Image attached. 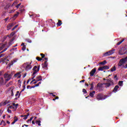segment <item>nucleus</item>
Masks as SVG:
<instances>
[{"instance_id": "1", "label": "nucleus", "mask_w": 127, "mask_h": 127, "mask_svg": "<svg viewBox=\"0 0 127 127\" xmlns=\"http://www.w3.org/2000/svg\"><path fill=\"white\" fill-rule=\"evenodd\" d=\"M108 97L107 96L104 95L102 94H98L96 96V99L98 101H101L103 100H105L106 98Z\"/></svg>"}, {"instance_id": "2", "label": "nucleus", "mask_w": 127, "mask_h": 127, "mask_svg": "<svg viewBox=\"0 0 127 127\" xmlns=\"http://www.w3.org/2000/svg\"><path fill=\"white\" fill-rule=\"evenodd\" d=\"M119 55H125V54H127V49L126 48H123L120 49L119 51Z\"/></svg>"}, {"instance_id": "3", "label": "nucleus", "mask_w": 127, "mask_h": 127, "mask_svg": "<svg viewBox=\"0 0 127 127\" xmlns=\"http://www.w3.org/2000/svg\"><path fill=\"white\" fill-rule=\"evenodd\" d=\"M40 69V65H35L33 68V71L34 72H33L32 76H34L37 72L39 71V69Z\"/></svg>"}, {"instance_id": "4", "label": "nucleus", "mask_w": 127, "mask_h": 127, "mask_svg": "<svg viewBox=\"0 0 127 127\" xmlns=\"http://www.w3.org/2000/svg\"><path fill=\"white\" fill-rule=\"evenodd\" d=\"M31 63L29 64V63H26V64H24L23 66L25 67V70L26 71H28V70H31V68H32V66H31Z\"/></svg>"}, {"instance_id": "5", "label": "nucleus", "mask_w": 127, "mask_h": 127, "mask_svg": "<svg viewBox=\"0 0 127 127\" xmlns=\"http://www.w3.org/2000/svg\"><path fill=\"white\" fill-rule=\"evenodd\" d=\"M127 61V57L125 58L120 60V61H119V63H118V66L119 67L123 66V65H124V64H125V63H126Z\"/></svg>"}, {"instance_id": "6", "label": "nucleus", "mask_w": 127, "mask_h": 127, "mask_svg": "<svg viewBox=\"0 0 127 127\" xmlns=\"http://www.w3.org/2000/svg\"><path fill=\"white\" fill-rule=\"evenodd\" d=\"M115 51H116L115 49L111 50L109 51V52H107L105 53V54H104V56H105V57H106L107 56H110V55H112V54H114V53H115Z\"/></svg>"}, {"instance_id": "7", "label": "nucleus", "mask_w": 127, "mask_h": 127, "mask_svg": "<svg viewBox=\"0 0 127 127\" xmlns=\"http://www.w3.org/2000/svg\"><path fill=\"white\" fill-rule=\"evenodd\" d=\"M4 78L5 79V81H9V80L11 79V74L6 73L4 74Z\"/></svg>"}, {"instance_id": "8", "label": "nucleus", "mask_w": 127, "mask_h": 127, "mask_svg": "<svg viewBox=\"0 0 127 127\" xmlns=\"http://www.w3.org/2000/svg\"><path fill=\"white\" fill-rule=\"evenodd\" d=\"M96 71L97 69L96 68L92 69L90 72V77H93V76H94V75L95 74V73H96Z\"/></svg>"}, {"instance_id": "9", "label": "nucleus", "mask_w": 127, "mask_h": 127, "mask_svg": "<svg viewBox=\"0 0 127 127\" xmlns=\"http://www.w3.org/2000/svg\"><path fill=\"white\" fill-rule=\"evenodd\" d=\"M21 74V71H20L15 74L14 75V77H15V78H18V79H19L20 78H21V74Z\"/></svg>"}, {"instance_id": "10", "label": "nucleus", "mask_w": 127, "mask_h": 127, "mask_svg": "<svg viewBox=\"0 0 127 127\" xmlns=\"http://www.w3.org/2000/svg\"><path fill=\"white\" fill-rule=\"evenodd\" d=\"M14 26V23H11L10 24H8L7 25V30H9V29H10V28H11V27H12V26Z\"/></svg>"}, {"instance_id": "11", "label": "nucleus", "mask_w": 127, "mask_h": 127, "mask_svg": "<svg viewBox=\"0 0 127 127\" xmlns=\"http://www.w3.org/2000/svg\"><path fill=\"white\" fill-rule=\"evenodd\" d=\"M106 81L109 84H111V85H115V83H114V80H112L111 78L107 79H106Z\"/></svg>"}, {"instance_id": "12", "label": "nucleus", "mask_w": 127, "mask_h": 127, "mask_svg": "<svg viewBox=\"0 0 127 127\" xmlns=\"http://www.w3.org/2000/svg\"><path fill=\"white\" fill-rule=\"evenodd\" d=\"M17 62V59H15L13 60V61H12L8 64V66H9V67H10V66H12V65H13L14 63H15Z\"/></svg>"}, {"instance_id": "13", "label": "nucleus", "mask_w": 127, "mask_h": 127, "mask_svg": "<svg viewBox=\"0 0 127 127\" xmlns=\"http://www.w3.org/2000/svg\"><path fill=\"white\" fill-rule=\"evenodd\" d=\"M119 88H120V86H119V85L115 86V87L114 88V89L112 91L113 93H117Z\"/></svg>"}, {"instance_id": "14", "label": "nucleus", "mask_w": 127, "mask_h": 127, "mask_svg": "<svg viewBox=\"0 0 127 127\" xmlns=\"http://www.w3.org/2000/svg\"><path fill=\"white\" fill-rule=\"evenodd\" d=\"M42 68H47V67L48 66L47 61H45L44 64H42Z\"/></svg>"}, {"instance_id": "15", "label": "nucleus", "mask_w": 127, "mask_h": 127, "mask_svg": "<svg viewBox=\"0 0 127 127\" xmlns=\"http://www.w3.org/2000/svg\"><path fill=\"white\" fill-rule=\"evenodd\" d=\"M104 85H105V88H110V86H114V85L113 84H111L110 83H103Z\"/></svg>"}, {"instance_id": "16", "label": "nucleus", "mask_w": 127, "mask_h": 127, "mask_svg": "<svg viewBox=\"0 0 127 127\" xmlns=\"http://www.w3.org/2000/svg\"><path fill=\"white\" fill-rule=\"evenodd\" d=\"M37 82H39V81H42V76H39L36 78Z\"/></svg>"}, {"instance_id": "17", "label": "nucleus", "mask_w": 127, "mask_h": 127, "mask_svg": "<svg viewBox=\"0 0 127 127\" xmlns=\"http://www.w3.org/2000/svg\"><path fill=\"white\" fill-rule=\"evenodd\" d=\"M62 24V21L61 20H58V22L57 23V25L58 27L61 26Z\"/></svg>"}, {"instance_id": "18", "label": "nucleus", "mask_w": 127, "mask_h": 127, "mask_svg": "<svg viewBox=\"0 0 127 127\" xmlns=\"http://www.w3.org/2000/svg\"><path fill=\"white\" fill-rule=\"evenodd\" d=\"M94 94H96V91H93L92 92H90L89 96L91 97V98H93V97H94Z\"/></svg>"}, {"instance_id": "19", "label": "nucleus", "mask_w": 127, "mask_h": 127, "mask_svg": "<svg viewBox=\"0 0 127 127\" xmlns=\"http://www.w3.org/2000/svg\"><path fill=\"white\" fill-rule=\"evenodd\" d=\"M4 47H5V44H0V50H2V49H3V48H4Z\"/></svg>"}, {"instance_id": "20", "label": "nucleus", "mask_w": 127, "mask_h": 127, "mask_svg": "<svg viewBox=\"0 0 127 127\" xmlns=\"http://www.w3.org/2000/svg\"><path fill=\"white\" fill-rule=\"evenodd\" d=\"M94 84H95V82H92L91 83L89 84V85L91 86L90 90H94Z\"/></svg>"}, {"instance_id": "21", "label": "nucleus", "mask_w": 127, "mask_h": 127, "mask_svg": "<svg viewBox=\"0 0 127 127\" xmlns=\"http://www.w3.org/2000/svg\"><path fill=\"white\" fill-rule=\"evenodd\" d=\"M3 77H0V85H2L4 82Z\"/></svg>"}, {"instance_id": "22", "label": "nucleus", "mask_w": 127, "mask_h": 127, "mask_svg": "<svg viewBox=\"0 0 127 127\" xmlns=\"http://www.w3.org/2000/svg\"><path fill=\"white\" fill-rule=\"evenodd\" d=\"M9 60L8 59H6V58H3L2 62H5L6 64H7V62H8Z\"/></svg>"}, {"instance_id": "23", "label": "nucleus", "mask_w": 127, "mask_h": 127, "mask_svg": "<svg viewBox=\"0 0 127 127\" xmlns=\"http://www.w3.org/2000/svg\"><path fill=\"white\" fill-rule=\"evenodd\" d=\"M97 87L98 88H103V84L101 83V82H99L97 84Z\"/></svg>"}, {"instance_id": "24", "label": "nucleus", "mask_w": 127, "mask_h": 127, "mask_svg": "<svg viewBox=\"0 0 127 127\" xmlns=\"http://www.w3.org/2000/svg\"><path fill=\"white\" fill-rule=\"evenodd\" d=\"M10 7V4H7L6 5V6L4 7V9H7L8 8H9Z\"/></svg>"}, {"instance_id": "25", "label": "nucleus", "mask_w": 127, "mask_h": 127, "mask_svg": "<svg viewBox=\"0 0 127 127\" xmlns=\"http://www.w3.org/2000/svg\"><path fill=\"white\" fill-rule=\"evenodd\" d=\"M116 70H117V68L116 67V66H114L111 69V71L114 72V71H116Z\"/></svg>"}, {"instance_id": "26", "label": "nucleus", "mask_w": 127, "mask_h": 127, "mask_svg": "<svg viewBox=\"0 0 127 127\" xmlns=\"http://www.w3.org/2000/svg\"><path fill=\"white\" fill-rule=\"evenodd\" d=\"M99 64L100 65H105V64H107V61H104L102 62H100Z\"/></svg>"}, {"instance_id": "27", "label": "nucleus", "mask_w": 127, "mask_h": 127, "mask_svg": "<svg viewBox=\"0 0 127 127\" xmlns=\"http://www.w3.org/2000/svg\"><path fill=\"white\" fill-rule=\"evenodd\" d=\"M103 67V69L104 70H106V69H110V66L109 65H105Z\"/></svg>"}, {"instance_id": "28", "label": "nucleus", "mask_w": 127, "mask_h": 127, "mask_svg": "<svg viewBox=\"0 0 127 127\" xmlns=\"http://www.w3.org/2000/svg\"><path fill=\"white\" fill-rule=\"evenodd\" d=\"M124 41H125V39H122L120 42H118L117 44V45H121V44H122V43H123Z\"/></svg>"}, {"instance_id": "29", "label": "nucleus", "mask_w": 127, "mask_h": 127, "mask_svg": "<svg viewBox=\"0 0 127 127\" xmlns=\"http://www.w3.org/2000/svg\"><path fill=\"white\" fill-rule=\"evenodd\" d=\"M9 103H10V101H5L3 103V105L5 106V105H7V104H9Z\"/></svg>"}, {"instance_id": "30", "label": "nucleus", "mask_w": 127, "mask_h": 127, "mask_svg": "<svg viewBox=\"0 0 127 127\" xmlns=\"http://www.w3.org/2000/svg\"><path fill=\"white\" fill-rule=\"evenodd\" d=\"M18 120V118L14 119L13 122L11 123V125H14V124H15V123H16V122H17Z\"/></svg>"}, {"instance_id": "31", "label": "nucleus", "mask_w": 127, "mask_h": 127, "mask_svg": "<svg viewBox=\"0 0 127 127\" xmlns=\"http://www.w3.org/2000/svg\"><path fill=\"white\" fill-rule=\"evenodd\" d=\"M25 41H27V42H28L29 43H31V42H32L31 40L29 39H26Z\"/></svg>"}, {"instance_id": "32", "label": "nucleus", "mask_w": 127, "mask_h": 127, "mask_svg": "<svg viewBox=\"0 0 127 127\" xmlns=\"http://www.w3.org/2000/svg\"><path fill=\"white\" fill-rule=\"evenodd\" d=\"M123 83H124V81H119V86H123Z\"/></svg>"}, {"instance_id": "33", "label": "nucleus", "mask_w": 127, "mask_h": 127, "mask_svg": "<svg viewBox=\"0 0 127 127\" xmlns=\"http://www.w3.org/2000/svg\"><path fill=\"white\" fill-rule=\"evenodd\" d=\"M19 14V12H17V13L14 15V17H15V18L17 17Z\"/></svg>"}, {"instance_id": "34", "label": "nucleus", "mask_w": 127, "mask_h": 127, "mask_svg": "<svg viewBox=\"0 0 127 127\" xmlns=\"http://www.w3.org/2000/svg\"><path fill=\"white\" fill-rule=\"evenodd\" d=\"M13 106L15 107L16 109H17V107L18 106V104H15V103H13Z\"/></svg>"}, {"instance_id": "35", "label": "nucleus", "mask_w": 127, "mask_h": 127, "mask_svg": "<svg viewBox=\"0 0 127 127\" xmlns=\"http://www.w3.org/2000/svg\"><path fill=\"white\" fill-rule=\"evenodd\" d=\"M104 68H103V67H100L98 69V71H103Z\"/></svg>"}, {"instance_id": "36", "label": "nucleus", "mask_w": 127, "mask_h": 127, "mask_svg": "<svg viewBox=\"0 0 127 127\" xmlns=\"http://www.w3.org/2000/svg\"><path fill=\"white\" fill-rule=\"evenodd\" d=\"M6 50H7V48H5L4 50H3L2 51H1L0 52V54L1 53H3V52H5V51H6Z\"/></svg>"}, {"instance_id": "37", "label": "nucleus", "mask_w": 127, "mask_h": 127, "mask_svg": "<svg viewBox=\"0 0 127 127\" xmlns=\"http://www.w3.org/2000/svg\"><path fill=\"white\" fill-rule=\"evenodd\" d=\"M36 59H37V60L38 61H41V60H42V59L38 57H36Z\"/></svg>"}, {"instance_id": "38", "label": "nucleus", "mask_w": 127, "mask_h": 127, "mask_svg": "<svg viewBox=\"0 0 127 127\" xmlns=\"http://www.w3.org/2000/svg\"><path fill=\"white\" fill-rule=\"evenodd\" d=\"M25 49H26V46H23V47L22 48V50H23V51H24V50H25Z\"/></svg>"}, {"instance_id": "39", "label": "nucleus", "mask_w": 127, "mask_h": 127, "mask_svg": "<svg viewBox=\"0 0 127 127\" xmlns=\"http://www.w3.org/2000/svg\"><path fill=\"white\" fill-rule=\"evenodd\" d=\"M20 5H21V3H20L18 4L16 6V8H18V7H19V6H20Z\"/></svg>"}, {"instance_id": "40", "label": "nucleus", "mask_w": 127, "mask_h": 127, "mask_svg": "<svg viewBox=\"0 0 127 127\" xmlns=\"http://www.w3.org/2000/svg\"><path fill=\"white\" fill-rule=\"evenodd\" d=\"M32 119H33V118L31 117L29 120H28L27 121V123H29V122H31L32 121Z\"/></svg>"}, {"instance_id": "41", "label": "nucleus", "mask_w": 127, "mask_h": 127, "mask_svg": "<svg viewBox=\"0 0 127 127\" xmlns=\"http://www.w3.org/2000/svg\"><path fill=\"white\" fill-rule=\"evenodd\" d=\"M83 93H84L85 94H87V90H86L85 89H82Z\"/></svg>"}, {"instance_id": "42", "label": "nucleus", "mask_w": 127, "mask_h": 127, "mask_svg": "<svg viewBox=\"0 0 127 127\" xmlns=\"http://www.w3.org/2000/svg\"><path fill=\"white\" fill-rule=\"evenodd\" d=\"M41 56H42V58H44L45 57V55L43 54H40Z\"/></svg>"}, {"instance_id": "43", "label": "nucleus", "mask_w": 127, "mask_h": 127, "mask_svg": "<svg viewBox=\"0 0 127 127\" xmlns=\"http://www.w3.org/2000/svg\"><path fill=\"white\" fill-rule=\"evenodd\" d=\"M23 91H24V89H22V90L20 91V93L19 94V96H18V98H19V96H20V94H21V93H22V92H23Z\"/></svg>"}, {"instance_id": "44", "label": "nucleus", "mask_w": 127, "mask_h": 127, "mask_svg": "<svg viewBox=\"0 0 127 127\" xmlns=\"http://www.w3.org/2000/svg\"><path fill=\"white\" fill-rule=\"evenodd\" d=\"M13 90H11V96H13Z\"/></svg>"}, {"instance_id": "45", "label": "nucleus", "mask_w": 127, "mask_h": 127, "mask_svg": "<svg viewBox=\"0 0 127 127\" xmlns=\"http://www.w3.org/2000/svg\"><path fill=\"white\" fill-rule=\"evenodd\" d=\"M17 48H12L10 51H13V50H16Z\"/></svg>"}, {"instance_id": "46", "label": "nucleus", "mask_w": 127, "mask_h": 127, "mask_svg": "<svg viewBox=\"0 0 127 127\" xmlns=\"http://www.w3.org/2000/svg\"><path fill=\"white\" fill-rule=\"evenodd\" d=\"M14 34H15L14 32H12V33H11L10 35V36H13V35H14Z\"/></svg>"}, {"instance_id": "47", "label": "nucleus", "mask_w": 127, "mask_h": 127, "mask_svg": "<svg viewBox=\"0 0 127 127\" xmlns=\"http://www.w3.org/2000/svg\"><path fill=\"white\" fill-rule=\"evenodd\" d=\"M9 109H14L13 105H11L9 107Z\"/></svg>"}, {"instance_id": "48", "label": "nucleus", "mask_w": 127, "mask_h": 127, "mask_svg": "<svg viewBox=\"0 0 127 127\" xmlns=\"http://www.w3.org/2000/svg\"><path fill=\"white\" fill-rule=\"evenodd\" d=\"M41 123V121L40 120L37 121L36 122V124H39V123Z\"/></svg>"}, {"instance_id": "49", "label": "nucleus", "mask_w": 127, "mask_h": 127, "mask_svg": "<svg viewBox=\"0 0 127 127\" xmlns=\"http://www.w3.org/2000/svg\"><path fill=\"white\" fill-rule=\"evenodd\" d=\"M7 112H8V113L11 114V110H9V109H7Z\"/></svg>"}, {"instance_id": "50", "label": "nucleus", "mask_w": 127, "mask_h": 127, "mask_svg": "<svg viewBox=\"0 0 127 127\" xmlns=\"http://www.w3.org/2000/svg\"><path fill=\"white\" fill-rule=\"evenodd\" d=\"M24 118H23L24 120H27V116L24 115Z\"/></svg>"}, {"instance_id": "51", "label": "nucleus", "mask_w": 127, "mask_h": 127, "mask_svg": "<svg viewBox=\"0 0 127 127\" xmlns=\"http://www.w3.org/2000/svg\"><path fill=\"white\" fill-rule=\"evenodd\" d=\"M3 56H4V54H2L0 55V58H1V57H3Z\"/></svg>"}, {"instance_id": "52", "label": "nucleus", "mask_w": 127, "mask_h": 127, "mask_svg": "<svg viewBox=\"0 0 127 127\" xmlns=\"http://www.w3.org/2000/svg\"><path fill=\"white\" fill-rule=\"evenodd\" d=\"M9 18V17H7L5 19H4V20H5V22H6V21H7V20H8Z\"/></svg>"}, {"instance_id": "53", "label": "nucleus", "mask_w": 127, "mask_h": 127, "mask_svg": "<svg viewBox=\"0 0 127 127\" xmlns=\"http://www.w3.org/2000/svg\"><path fill=\"white\" fill-rule=\"evenodd\" d=\"M15 3H16V2H14L13 3V4L11 5V6H14V5L15 4Z\"/></svg>"}, {"instance_id": "54", "label": "nucleus", "mask_w": 127, "mask_h": 127, "mask_svg": "<svg viewBox=\"0 0 127 127\" xmlns=\"http://www.w3.org/2000/svg\"><path fill=\"white\" fill-rule=\"evenodd\" d=\"M118 77V75H116L114 76V79L116 78V80H118V78H117Z\"/></svg>"}, {"instance_id": "55", "label": "nucleus", "mask_w": 127, "mask_h": 127, "mask_svg": "<svg viewBox=\"0 0 127 127\" xmlns=\"http://www.w3.org/2000/svg\"><path fill=\"white\" fill-rule=\"evenodd\" d=\"M20 11L21 13H22V12H23V11H24V9H21V10H20Z\"/></svg>"}, {"instance_id": "56", "label": "nucleus", "mask_w": 127, "mask_h": 127, "mask_svg": "<svg viewBox=\"0 0 127 127\" xmlns=\"http://www.w3.org/2000/svg\"><path fill=\"white\" fill-rule=\"evenodd\" d=\"M12 12H14V10H11V11L10 12H9V13H11Z\"/></svg>"}, {"instance_id": "57", "label": "nucleus", "mask_w": 127, "mask_h": 127, "mask_svg": "<svg viewBox=\"0 0 127 127\" xmlns=\"http://www.w3.org/2000/svg\"><path fill=\"white\" fill-rule=\"evenodd\" d=\"M32 76H33V77L32 78V79L33 80L35 78V75H32Z\"/></svg>"}, {"instance_id": "58", "label": "nucleus", "mask_w": 127, "mask_h": 127, "mask_svg": "<svg viewBox=\"0 0 127 127\" xmlns=\"http://www.w3.org/2000/svg\"><path fill=\"white\" fill-rule=\"evenodd\" d=\"M9 85H12V81H10L9 83H8Z\"/></svg>"}, {"instance_id": "59", "label": "nucleus", "mask_w": 127, "mask_h": 127, "mask_svg": "<svg viewBox=\"0 0 127 127\" xmlns=\"http://www.w3.org/2000/svg\"><path fill=\"white\" fill-rule=\"evenodd\" d=\"M25 85H23V90H25Z\"/></svg>"}, {"instance_id": "60", "label": "nucleus", "mask_w": 127, "mask_h": 127, "mask_svg": "<svg viewBox=\"0 0 127 127\" xmlns=\"http://www.w3.org/2000/svg\"><path fill=\"white\" fill-rule=\"evenodd\" d=\"M55 98L56 100H58V99H59V97H58V96H56Z\"/></svg>"}, {"instance_id": "61", "label": "nucleus", "mask_w": 127, "mask_h": 127, "mask_svg": "<svg viewBox=\"0 0 127 127\" xmlns=\"http://www.w3.org/2000/svg\"><path fill=\"white\" fill-rule=\"evenodd\" d=\"M84 82H85V80H82L81 81H80V83H84Z\"/></svg>"}, {"instance_id": "62", "label": "nucleus", "mask_w": 127, "mask_h": 127, "mask_svg": "<svg viewBox=\"0 0 127 127\" xmlns=\"http://www.w3.org/2000/svg\"><path fill=\"white\" fill-rule=\"evenodd\" d=\"M30 81V79H28L27 81V84H28L29 83V81Z\"/></svg>"}, {"instance_id": "63", "label": "nucleus", "mask_w": 127, "mask_h": 127, "mask_svg": "<svg viewBox=\"0 0 127 127\" xmlns=\"http://www.w3.org/2000/svg\"><path fill=\"white\" fill-rule=\"evenodd\" d=\"M38 86H39V84H37L35 85V87H38Z\"/></svg>"}, {"instance_id": "64", "label": "nucleus", "mask_w": 127, "mask_h": 127, "mask_svg": "<svg viewBox=\"0 0 127 127\" xmlns=\"http://www.w3.org/2000/svg\"><path fill=\"white\" fill-rule=\"evenodd\" d=\"M17 26H18V25H16L14 27V29H15V28H16V27H17Z\"/></svg>"}]
</instances>
